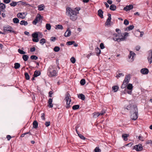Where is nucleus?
I'll return each mask as SVG.
<instances>
[{
  "label": "nucleus",
  "mask_w": 152,
  "mask_h": 152,
  "mask_svg": "<svg viewBox=\"0 0 152 152\" xmlns=\"http://www.w3.org/2000/svg\"><path fill=\"white\" fill-rule=\"evenodd\" d=\"M78 12L75 10H72L71 8L68 7L66 8V13L69 16L70 18L72 21H75L77 18V14Z\"/></svg>",
  "instance_id": "nucleus-1"
},
{
  "label": "nucleus",
  "mask_w": 152,
  "mask_h": 152,
  "mask_svg": "<svg viewBox=\"0 0 152 152\" xmlns=\"http://www.w3.org/2000/svg\"><path fill=\"white\" fill-rule=\"evenodd\" d=\"M128 34L129 33L127 32H125L122 33H119V38L118 39L115 38V39L116 40V41L119 42L126 40Z\"/></svg>",
  "instance_id": "nucleus-2"
},
{
  "label": "nucleus",
  "mask_w": 152,
  "mask_h": 152,
  "mask_svg": "<svg viewBox=\"0 0 152 152\" xmlns=\"http://www.w3.org/2000/svg\"><path fill=\"white\" fill-rule=\"evenodd\" d=\"M65 100H66V108L67 109H69L71 107L72 104H70V102H71V96L67 92L66 94V97L65 99Z\"/></svg>",
  "instance_id": "nucleus-3"
},
{
  "label": "nucleus",
  "mask_w": 152,
  "mask_h": 152,
  "mask_svg": "<svg viewBox=\"0 0 152 152\" xmlns=\"http://www.w3.org/2000/svg\"><path fill=\"white\" fill-rule=\"evenodd\" d=\"M126 109L130 110V112L131 113L138 111V109L136 105H132L129 104L127 106Z\"/></svg>",
  "instance_id": "nucleus-4"
},
{
  "label": "nucleus",
  "mask_w": 152,
  "mask_h": 152,
  "mask_svg": "<svg viewBox=\"0 0 152 152\" xmlns=\"http://www.w3.org/2000/svg\"><path fill=\"white\" fill-rule=\"evenodd\" d=\"M3 30L5 32L8 31L10 32L14 33L15 31L13 30L12 28L9 25H7L3 27Z\"/></svg>",
  "instance_id": "nucleus-5"
},
{
  "label": "nucleus",
  "mask_w": 152,
  "mask_h": 152,
  "mask_svg": "<svg viewBox=\"0 0 152 152\" xmlns=\"http://www.w3.org/2000/svg\"><path fill=\"white\" fill-rule=\"evenodd\" d=\"M142 145L140 144L135 145L133 148V149H135L137 151H142Z\"/></svg>",
  "instance_id": "nucleus-6"
},
{
  "label": "nucleus",
  "mask_w": 152,
  "mask_h": 152,
  "mask_svg": "<svg viewBox=\"0 0 152 152\" xmlns=\"http://www.w3.org/2000/svg\"><path fill=\"white\" fill-rule=\"evenodd\" d=\"M138 111L131 113V118L133 120H136L138 118Z\"/></svg>",
  "instance_id": "nucleus-7"
},
{
  "label": "nucleus",
  "mask_w": 152,
  "mask_h": 152,
  "mask_svg": "<svg viewBox=\"0 0 152 152\" xmlns=\"http://www.w3.org/2000/svg\"><path fill=\"white\" fill-rule=\"evenodd\" d=\"M148 61L150 64L152 63V50L149 51L148 56Z\"/></svg>",
  "instance_id": "nucleus-8"
},
{
  "label": "nucleus",
  "mask_w": 152,
  "mask_h": 152,
  "mask_svg": "<svg viewBox=\"0 0 152 152\" xmlns=\"http://www.w3.org/2000/svg\"><path fill=\"white\" fill-rule=\"evenodd\" d=\"M130 79V75L129 74L126 75L123 83L127 85L129 82Z\"/></svg>",
  "instance_id": "nucleus-9"
},
{
  "label": "nucleus",
  "mask_w": 152,
  "mask_h": 152,
  "mask_svg": "<svg viewBox=\"0 0 152 152\" xmlns=\"http://www.w3.org/2000/svg\"><path fill=\"white\" fill-rule=\"evenodd\" d=\"M135 55V53L133 52L130 51L129 55L128 56V58L129 59L131 58V60L130 61V62H132L134 61V57Z\"/></svg>",
  "instance_id": "nucleus-10"
},
{
  "label": "nucleus",
  "mask_w": 152,
  "mask_h": 152,
  "mask_svg": "<svg viewBox=\"0 0 152 152\" xmlns=\"http://www.w3.org/2000/svg\"><path fill=\"white\" fill-rule=\"evenodd\" d=\"M133 8V6L132 4H129V5H127L124 8V10L127 11L132 9Z\"/></svg>",
  "instance_id": "nucleus-11"
},
{
  "label": "nucleus",
  "mask_w": 152,
  "mask_h": 152,
  "mask_svg": "<svg viewBox=\"0 0 152 152\" xmlns=\"http://www.w3.org/2000/svg\"><path fill=\"white\" fill-rule=\"evenodd\" d=\"M49 76L50 77H54L56 76V71L54 69L50 71Z\"/></svg>",
  "instance_id": "nucleus-12"
},
{
  "label": "nucleus",
  "mask_w": 152,
  "mask_h": 152,
  "mask_svg": "<svg viewBox=\"0 0 152 152\" xmlns=\"http://www.w3.org/2000/svg\"><path fill=\"white\" fill-rule=\"evenodd\" d=\"M149 72L147 68H142L140 70L141 73L144 75L147 74Z\"/></svg>",
  "instance_id": "nucleus-13"
},
{
  "label": "nucleus",
  "mask_w": 152,
  "mask_h": 152,
  "mask_svg": "<svg viewBox=\"0 0 152 152\" xmlns=\"http://www.w3.org/2000/svg\"><path fill=\"white\" fill-rule=\"evenodd\" d=\"M71 32L69 28L68 29L64 34V36L65 37H69L70 36Z\"/></svg>",
  "instance_id": "nucleus-14"
},
{
  "label": "nucleus",
  "mask_w": 152,
  "mask_h": 152,
  "mask_svg": "<svg viewBox=\"0 0 152 152\" xmlns=\"http://www.w3.org/2000/svg\"><path fill=\"white\" fill-rule=\"evenodd\" d=\"M98 15L101 18H103V12L101 10H99L98 11Z\"/></svg>",
  "instance_id": "nucleus-15"
},
{
  "label": "nucleus",
  "mask_w": 152,
  "mask_h": 152,
  "mask_svg": "<svg viewBox=\"0 0 152 152\" xmlns=\"http://www.w3.org/2000/svg\"><path fill=\"white\" fill-rule=\"evenodd\" d=\"M52 99L51 98H50L48 100V103L49 105H48V106L50 108H52L53 107V104L52 103Z\"/></svg>",
  "instance_id": "nucleus-16"
},
{
  "label": "nucleus",
  "mask_w": 152,
  "mask_h": 152,
  "mask_svg": "<svg viewBox=\"0 0 152 152\" xmlns=\"http://www.w3.org/2000/svg\"><path fill=\"white\" fill-rule=\"evenodd\" d=\"M6 7L5 5L3 3L0 2V11H3Z\"/></svg>",
  "instance_id": "nucleus-17"
},
{
  "label": "nucleus",
  "mask_w": 152,
  "mask_h": 152,
  "mask_svg": "<svg viewBox=\"0 0 152 152\" xmlns=\"http://www.w3.org/2000/svg\"><path fill=\"white\" fill-rule=\"evenodd\" d=\"M129 135L126 134H124L122 135V137L124 140L125 141H127V137H129Z\"/></svg>",
  "instance_id": "nucleus-18"
},
{
  "label": "nucleus",
  "mask_w": 152,
  "mask_h": 152,
  "mask_svg": "<svg viewBox=\"0 0 152 152\" xmlns=\"http://www.w3.org/2000/svg\"><path fill=\"white\" fill-rule=\"evenodd\" d=\"M17 17L19 18H21L22 19L25 18V17L23 15V13L19 12L17 15Z\"/></svg>",
  "instance_id": "nucleus-19"
},
{
  "label": "nucleus",
  "mask_w": 152,
  "mask_h": 152,
  "mask_svg": "<svg viewBox=\"0 0 152 152\" xmlns=\"http://www.w3.org/2000/svg\"><path fill=\"white\" fill-rule=\"evenodd\" d=\"M77 96L78 98L81 99L83 100H84L85 99V96L82 94H78Z\"/></svg>",
  "instance_id": "nucleus-20"
},
{
  "label": "nucleus",
  "mask_w": 152,
  "mask_h": 152,
  "mask_svg": "<svg viewBox=\"0 0 152 152\" xmlns=\"http://www.w3.org/2000/svg\"><path fill=\"white\" fill-rule=\"evenodd\" d=\"M45 6L43 4L39 5L38 7V10L39 11L43 10L45 8Z\"/></svg>",
  "instance_id": "nucleus-21"
},
{
  "label": "nucleus",
  "mask_w": 152,
  "mask_h": 152,
  "mask_svg": "<svg viewBox=\"0 0 152 152\" xmlns=\"http://www.w3.org/2000/svg\"><path fill=\"white\" fill-rule=\"evenodd\" d=\"M119 33H115L114 34H113V40L115 41H116V40L115 39V38H119Z\"/></svg>",
  "instance_id": "nucleus-22"
},
{
  "label": "nucleus",
  "mask_w": 152,
  "mask_h": 152,
  "mask_svg": "<svg viewBox=\"0 0 152 152\" xmlns=\"http://www.w3.org/2000/svg\"><path fill=\"white\" fill-rule=\"evenodd\" d=\"M40 73V71L37 70H36L34 72L33 76L34 77H37L39 75Z\"/></svg>",
  "instance_id": "nucleus-23"
},
{
  "label": "nucleus",
  "mask_w": 152,
  "mask_h": 152,
  "mask_svg": "<svg viewBox=\"0 0 152 152\" xmlns=\"http://www.w3.org/2000/svg\"><path fill=\"white\" fill-rule=\"evenodd\" d=\"M33 128L36 129L37 128L38 126V123L37 121H34L33 123Z\"/></svg>",
  "instance_id": "nucleus-24"
},
{
  "label": "nucleus",
  "mask_w": 152,
  "mask_h": 152,
  "mask_svg": "<svg viewBox=\"0 0 152 152\" xmlns=\"http://www.w3.org/2000/svg\"><path fill=\"white\" fill-rule=\"evenodd\" d=\"M63 27L62 25H56V27L55 28L56 29H59L62 30L63 29Z\"/></svg>",
  "instance_id": "nucleus-25"
},
{
  "label": "nucleus",
  "mask_w": 152,
  "mask_h": 152,
  "mask_svg": "<svg viewBox=\"0 0 152 152\" xmlns=\"http://www.w3.org/2000/svg\"><path fill=\"white\" fill-rule=\"evenodd\" d=\"M95 52L97 56H98L101 53V50L98 48H95Z\"/></svg>",
  "instance_id": "nucleus-26"
},
{
  "label": "nucleus",
  "mask_w": 152,
  "mask_h": 152,
  "mask_svg": "<svg viewBox=\"0 0 152 152\" xmlns=\"http://www.w3.org/2000/svg\"><path fill=\"white\" fill-rule=\"evenodd\" d=\"M110 9L111 10L114 11L116 9V7L114 5L112 4L110 6Z\"/></svg>",
  "instance_id": "nucleus-27"
},
{
  "label": "nucleus",
  "mask_w": 152,
  "mask_h": 152,
  "mask_svg": "<svg viewBox=\"0 0 152 152\" xmlns=\"http://www.w3.org/2000/svg\"><path fill=\"white\" fill-rule=\"evenodd\" d=\"M129 89L126 88L124 90V94L128 93L129 94H132V90H128Z\"/></svg>",
  "instance_id": "nucleus-28"
},
{
  "label": "nucleus",
  "mask_w": 152,
  "mask_h": 152,
  "mask_svg": "<svg viewBox=\"0 0 152 152\" xmlns=\"http://www.w3.org/2000/svg\"><path fill=\"white\" fill-rule=\"evenodd\" d=\"M127 88L129 90H132L133 88V86L132 84L129 83L127 85Z\"/></svg>",
  "instance_id": "nucleus-29"
},
{
  "label": "nucleus",
  "mask_w": 152,
  "mask_h": 152,
  "mask_svg": "<svg viewBox=\"0 0 152 152\" xmlns=\"http://www.w3.org/2000/svg\"><path fill=\"white\" fill-rule=\"evenodd\" d=\"M35 18H37L38 21H39L40 20L42 19L43 17L40 14H38L37 16Z\"/></svg>",
  "instance_id": "nucleus-30"
},
{
  "label": "nucleus",
  "mask_w": 152,
  "mask_h": 152,
  "mask_svg": "<svg viewBox=\"0 0 152 152\" xmlns=\"http://www.w3.org/2000/svg\"><path fill=\"white\" fill-rule=\"evenodd\" d=\"M20 67V64L18 63H16L14 64V68L15 69H18Z\"/></svg>",
  "instance_id": "nucleus-31"
},
{
  "label": "nucleus",
  "mask_w": 152,
  "mask_h": 152,
  "mask_svg": "<svg viewBox=\"0 0 152 152\" xmlns=\"http://www.w3.org/2000/svg\"><path fill=\"white\" fill-rule=\"evenodd\" d=\"M111 19L109 18H107L105 23V25L108 26L109 25H110V23L111 22Z\"/></svg>",
  "instance_id": "nucleus-32"
},
{
  "label": "nucleus",
  "mask_w": 152,
  "mask_h": 152,
  "mask_svg": "<svg viewBox=\"0 0 152 152\" xmlns=\"http://www.w3.org/2000/svg\"><path fill=\"white\" fill-rule=\"evenodd\" d=\"M28 58V56L27 55H24L23 56L22 58L25 61H26Z\"/></svg>",
  "instance_id": "nucleus-33"
},
{
  "label": "nucleus",
  "mask_w": 152,
  "mask_h": 152,
  "mask_svg": "<svg viewBox=\"0 0 152 152\" xmlns=\"http://www.w3.org/2000/svg\"><path fill=\"white\" fill-rule=\"evenodd\" d=\"M112 90L114 92H116L118 90V87L117 86H114L112 88Z\"/></svg>",
  "instance_id": "nucleus-34"
},
{
  "label": "nucleus",
  "mask_w": 152,
  "mask_h": 152,
  "mask_svg": "<svg viewBox=\"0 0 152 152\" xmlns=\"http://www.w3.org/2000/svg\"><path fill=\"white\" fill-rule=\"evenodd\" d=\"M20 24L21 25H24L26 26L28 24V23L27 21H25L24 20H22L20 22Z\"/></svg>",
  "instance_id": "nucleus-35"
},
{
  "label": "nucleus",
  "mask_w": 152,
  "mask_h": 152,
  "mask_svg": "<svg viewBox=\"0 0 152 152\" xmlns=\"http://www.w3.org/2000/svg\"><path fill=\"white\" fill-rule=\"evenodd\" d=\"M18 3V2H16L12 1L10 3V5L11 6L14 7Z\"/></svg>",
  "instance_id": "nucleus-36"
},
{
  "label": "nucleus",
  "mask_w": 152,
  "mask_h": 152,
  "mask_svg": "<svg viewBox=\"0 0 152 152\" xmlns=\"http://www.w3.org/2000/svg\"><path fill=\"white\" fill-rule=\"evenodd\" d=\"M80 107V105L78 104L74 105L72 107V109L73 110H76L78 109Z\"/></svg>",
  "instance_id": "nucleus-37"
},
{
  "label": "nucleus",
  "mask_w": 152,
  "mask_h": 152,
  "mask_svg": "<svg viewBox=\"0 0 152 152\" xmlns=\"http://www.w3.org/2000/svg\"><path fill=\"white\" fill-rule=\"evenodd\" d=\"M45 27L47 30H50L51 29V26L50 24L47 23L46 24Z\"/></svg>",
  "instance_id": "nucleus-38"
},
{
  "label": "nucleus",
  "mask_w": 152,
  "mask_h": 152,
  "mask_svg": "<svg viewBox=\"0 0 152 152\" xmlns=\"http://www.w3.org/2000/svg\"><path fill=\"white\" fill-rule=\"evenodd\" d=\"M46 42V40L44 38H42L39 41V43L42 45H43Z\"/></svg>",
  "instance_id": "nucleus-39"
},
{
  "label": "nucleus",
  "mask_w": 152,
  "mask_h": 152,
  "mask_svg": "<svg viewBox=\"0 0 152 152\" xmlns=\"http://www.w3.org/2000/svg\"><path fill=\"white\" fill-rule=\"evenodd\" d=\"M13 21L15 23H18L19 22V20L17 18H14L13 19Z\"/></svg>",
  "instance_id": "nucleus-40"
},
{
  "label": "nucleus",
  "mask_w": 152,
  "mask_h": 152,
  "mask_svg": "<svg viewBox=\"0 0 152 152\" xmlns=\"http://www.w3.org/2000/svg\"><path fill=\"white\" fill-rule=\"evenodd\" d=\"M32 37L34 38H37L38 37V34L37 32H35L32 34Z\"/></svg>",
  "instance_id": "nucleus-41"
},
{
  "label": "nucleus",
  "mask_w": 152,
  "mask_h": 152,
  "mask_svg": "<svg viewBox=\"0 0 152 152\" xmlns=\"http://www.w3.org/2000/svg\"><path fill=\"white\" fill-rule=\"evenodd\" d=\"M30 58L32 60H37L38 59V57L35 55H32L30 57Z\"/></svg>",
  "instance_id": "nucleus-42"
},
{
  "label": "nucleus",
  "mask_w": 152,
  "mask_h": 152,
  "mask_svg": "<svg viewBox=\"0 0 152 152\" xmlns=\"http://www.w3.org/2000/svg\"><path fill=\"white\" fill-rule=\"evenodd\" d=\"M94 152H101V150L98 147H96L94 150Z\"/></svg>",
  "instance_id": "nucleus-43"
},
{
  "label": "nucleus",
  "mask_w": 152,
  "mask_h": 152,
  "mask_svg": "<svg viewBox=\"0 0 152 152\" xmlns=\"http://www.w3.org/2000/svg\"><path fill=\"white\" fill-rule=\"evenodd\" d=\"M25 76L26 79L27 80H28L30 79V77L28 73L27 72H25Z\"/></svg>",
  "instance_id": "nucleus-44"
},
{
  "label": "nucleus",
  "mask_w": 152,
  "mask_h": 152,
  "mask_svg": "<svg viewBox=\"0 0 152 152\" xmlns=\"http://www.w3.org/2000/svg\"><path fill=\"white\" fill-rule=\"evenodd\" d=\"M85 80L84 79H83L81 80L80 82V84L82 86L84 85L85 84Z\"/></svg>",
  "instance_id": "nucleus-45"
},
{
  "label": "nucleus",
  "mask_w": 152,
  "mask_h": 152,
  "mask_svg": "<svg viewBox=\"0 0 152 152\" xmlns=\"http://www.w3.org/2000/svg\"><path fill=\"white\" fill-rule=\"evenodd\" d=\"M60 48L58 46H56L55 47L54 49L53 50L56 52H58L60 50Z\"/></svg>",
  "instance_id": "nucleus-46"
},
{
  "label": "nucleus",
  "mask_w": 152,
  "mask_h": 152,
  "mask_svg": "<svg viewBox=\"0 0 152 152\" xmlns=\"http://www.w3.org/2000/svg\"><path fill=\"white\" fill-rule=\"evenodd\" d=\"M18 53L21 54H26V52L25 51L20 49L18 50Z\"/></svg>",
  "instance_id": "nucleus-47"
},
{
  "label": "nucleus",
  "mask_w": 152,
  "mask_h": 152,
  "mask_svg": "<svg viewBox=\"0 0 152 152\" xmlns=\"http://www.w3.org/2000/svg\"><path fill=\"white\" fill-rule=\"evenodd\" d=\"M75 42L74 41H69L66 42V45H70L74 44Z\"/></svg>",
  "instance_id": "nucleus-48"
},
{
  "label": "nucleus",
  "mask_w": 152,
  "mask_h": 152,
  "mask_svg": "<svg viewBox=\"0 0 152 152\" xmlns=\"http://www.w3.org/2000/svg\"><path fill=\"white\" fill-rule=\"evenodd\" d=\"M78 136L80 137V139H81L82 140H85L86 139V138L84 137V136L80 134H78Z\"/></svg>",
  "instance_id": "nucleus-49"
},
{
  "label": "nucleus",
  "mask_w": 152,
  "mask_h": 152,
  "mask_svg": "<svg viewBox=\"0 0 152 152\" xmlns=\"http://www.w3.org/2000/svg\"><path fill=\"white\" fill-rule=\"evenodd\" d=\"M71 61L73 64L75 62V59L74 57H72L70 59Z\"/></svg>",
  "instance_id": "nucleus-50"
},
{
  "label": "nucleus",
  "mask_w": 152,
  "mask_h": 152,
  "mask_svg": "<svg viewBox=\"0 0 152 152\" xmlns=\"http://www.w3.org/2000/svg\"><path fill=\"white\" fill-rule=\"evenodd\" d=\"M134 26L133 25H132L128 26L127 28V29L128 28L129 30H132L134 28Z\"/></svg>",
  "instance_id": "nucleus-51"
},
{
  "label": "nucleus",
  "mask_w": 152,
  "mask_h": 152,
  "mask_svg": "<svg viewBox=\"0 0 152 152\" xmlns=\"http://www.w3.org/2000/svg\"><path fill=\"white\" fill-rule=\"evenodd\" d=\"M127 86V84L123 83L122 84L121 86V88L122 89L125 88Z\"/></svg>",
  "instance_id": "nucleus-52"
},
{
  "label": "nucleus",
  "mask_w": 152,
  "mask_h": 152,
  "mask_svg": "<svg viewBox=\"0 0 152 152\" xmlns=\"http://www.w3.org/2000/svg\"><path fill=\"white\" fill-rule=\"evenodd\" d=\"M129 21L128 20H127L126 19H125L124 20V24H125L126 25H127L129 24Z\"/></svg>",
  "instance_id": "nucleus-53"
},
{
  "label": "nucleus",
  "mask_w": 152,
  "mask_h": 152,
  "mask_svg": "<svg viewBox=\"0 0 152 152\" xmlns=\"http://www.w3.org/2000/svg\"><path fill=\"white\" fill-rule=\"evenodd\" d=\"M93 117L94 118H96L99 116H98V112H95L93 113Z\"/></svg>",
  "instance_id": "nucleus-54"
},
{
  "label": "nucleus",
  "mask_w": 152,
  "mask_h": 152,
  "mask_svg": "<svg viewBox=\"0 0 152 152\" xmlns=\"http://www.w3.org/2000/svg\"><path fill=\"white\" fill-rule=\"evenodd\" d=\"M124 75L122 73H119L116 76L117 78L120 77L121 76H124Z\"/></svg>",
  "instance_id": "nucleus-55"
},
{
  "label": "nucleus",
  "mask_w": 152,
  "mask_h": 152,
  "mask_svg": "<svg viewBox=\"0 0 152 152\" xmlns=\"http://www.w3.org/2000/svg\"><path fill=\"white\" fill-rule=\"evenodd\" d=\"M38 20H37V18H35L34 20L33 21L32 23L33 24L36 25L38 22Z\"/></svg>",
  "instance_id": "nucleus-56"
},
{
  "label": "nucleus",
  "mask_w": 152,
  "mask_h": 152,
  "mask_svg": "<svg viewBox=\"0 0 152 152\" xmlns=\"http://www.w3.org/2000/svg\"><path fill=\"white\" fill-rule=\"evenodd\" d=\"M50 121H46L45 123V125L46 127H48L50 125Z\"/></svg>",
  "instance_id": "nucleus-57"
},
{
  "label": "nucleus",
  "mask_w": 152,
  "mask_h": 152,
  "mask_svg": "<svg viewBox=\"0 0 152 152\" xmlns=\"http://www.w3.org/2000/svg\"><path fill=\"white\" fill-rule=\"evenodd\" d=\"M32 41L34 42H37L39 41V39L38 38V37L37 38H34L32 39Z\"/></svg>",
  "instance_id": "nucleus-58"
},
{
  "label": "nucleus",
  "mask_w": 152,
  "mask_h": 152,
  "mask_svg": "<svg viewBox=\"0 0 152 152\" xmlns=\"http://www.w3.org/2000/svg\"><path fill=\"white\" fill-rule=\"evenodd\" d=\"M56 40V37H52L50 38V41L51 42H54Z\"/></svg>",
  "instance_id": "nucleus-59"
},
{
  "label": "nucleus",
  "mask_w": 152,
  "mask_h": 152,
  "mask_svg": "<svg viewBox=\"0 0 152 152\" xmlns=\"http://www.w3.org/2000/svg\"><path fill=\"white\" fill-rule=\"evenodd\" d=\"M152 144V141L151 140H147L146 142V144Z\"/></svg>",
  "instance_id": "nucleus-60"
},
{
  "label": "nucleus",
  "mask_w": 152,
  "mask_h": 152,
  "mask_svg": "<svg viewBox=\"0 0 152 152\" xmlns=\"http://www.w3.org/2000/svg\"><path fill=\"white\" fill-rule=\"evenodd\" d=\"M18 3H20L21 4L23 5H26L28 4H27L25 2H23L22 1H18Z\"/></svg>",
  "instance_id": "nucleus-61"
},
{
  "label": "nucleus",
  "mask_w": 152,
  "mask_h": 152,
  "mask_svg": "<svg viewBox=\"0 0 152 152\" xmlns=\"http://www.w3.org/2000/svg\"><path fill=\"white\" fill-rule=\"evenodd\" d=\"M100 47L101 49H104V44L102 43H101L100 45Z\"/></svg>",
  "instance_id": "nucleus-62"
},
{
  "label": "nucleus",
  "mask_w": 152,
  "mask_h": 152,
  "mask_svg": "<svg viewBox=\"0 0 152 152\" xmlns=\"http://www.w3.org/2000/svg\"><path fill=\"white\" fill-rule=\"evenodd\" d=\"M41 117L42 120H45V114L44 113H42Z\"/></svg>",
  "instance_id": "nucleus-63"
},
{
  "label": "nucleus",
  "mask_w": 152,
  "mask_h": 152,
  "mask_svg": "<svg viewBox=\"0 0 152 152\" xmlns=\"http://www.w3.org/2000/svg\"><path fill=\"white\" fill-rule=\"evenodd\" d=\"M10 0H4V2L6 4L9 3L10 2Z\"/></svg>",
  "instance_id": "nucleus-64"
}]
</instances>
